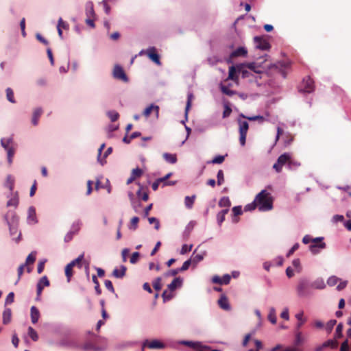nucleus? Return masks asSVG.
Masks as SVG:
<instances>
[{
	"mask_svg": "<svg viewBox=\"0 0 351 351\" xmlns=\"http://www.w3.org/2000/svg\"><path fill=\"white\" fill-rule=\"evenodd\" d=\"M258 210L261 212L269 211L273 208V199L265 189L262 190L255 197Z\"/></svg>",
	"mask_w": 351,
	"mask_h": 351,
	"instance_id": "nucleus-1",
	"label": "nucleus"
},
{
	"mask_svg": "<svg viewBox=\"0 0 351 351\" xmlns=\"http://www.w3.org/2000/svg\"><path fill=\"white\" fill-rule=\"evenodd\" d=\"M5 221L9 227L11 236L18 232L19 217L14 211L9 210L3 217Z\"/></svg>",
	"mask_w": 351,
	"mask_h": 351,
	"instance_id": "nucleus-2",
	"label": "nucleus"
},
{
	"mask_svg": "<svg viewBox=\"0 0 351 351\" xmlns=\"http://www.w3.org/2000/svg\"><path fill=\"white\" fill-rule=\"evenodd\" d=\"M324 240V237H323L311 238L308 236V250L313 255L319 254L326 247Z\"/></svg>",
	"mask_w": 351,
	"mask_h": 351,
	"instance_id": "nucleus-3",
	"label": "nucleus"
},
{
	"mask_svg": "<svg viewBox=\"0 0 351 351\" xmlns=\"http://www.w3.org/2000/svg\"><path fill=\"white\" fill-rule=\"evenodd\" d=\"M291 158V154L289 153H284L281 154L277 159V161L273 165V168L276 172L280 173L282 171V166L288 164Z\"/></svg>",
	"mask_w": 351,
	"mask_h": 351,
	"instance_id": "nucleus-4",
	"label": "nucleus"
},
{
	"mask_svg": "<svg viewBox=\"0 0 351 351\" xmlns=\"http://www.w3.org/2000/svg\"><path fill=\"white\" fill-rule=\"evenodd\" d=\"M84 258V254H80L77 258L72 261L65 267V275L67 278V281L69 282L71 280V278L73 276L72 268L74 267L75 265H78L80 267V263Z\"/></svg>",
	"mask_w": 351,
	"mask_h": 351,
	"instance_id": "nucleus-5",
	"label": "nucleus"
},
{
	"mask_svg": "<svg viewBox=\"0 0 351 351\" xmlns=\"http://www.w3.org/2000/svg\"><path fill=\"white\" fill-rule=\"evenodd\" d=\"M113 77L121 80L124 82H128L129 78L125 74L123 69L119 64L114 66L112 71Z\"/></svg>",
	"mask_w": 351,
	"mask_h": 351,
	"instance_id": "nucleus-6",
	"label": "nucleus"
},
{
	"mask_svg": "<svg viewBox=\"0 0 351 351\" xmlns=\"http://www.w3.org/2000/svg\"><path fill=\"white\" fill-rule=\"evenodd\" d=\"M296 290L299 297L306 296L307 293V279L306 278H302L299 280Z\"/></svg>",
	"mask_w": 351,
	"mask_h": 351,
	"instance_id": "nucleus-7",
	"label": "nucleus"
},
{
	"mask_svg": "<svg viewBox=\"0 0 351 351\" xmlns=\"http://www.w3.org/2000/svg\"><path fill=\"white\" fill-rule=\"evenodd\" d=\"M254 40L256 45V47L261 50H269L271 47L270 44L267 40L263 39L260 36H255Z\"/></svg>",
	"mask_w": 351,
	"mask_h": 351,
	"instance_id": "nucleus-8",
	"label": "nucleus"
},
{
	"mask_svg": "<svg viewBox=\"0 0 351 351\" xmlns=\"http://www.w3.org/2000/svg\"><path fill=\"white\" fill-rule=\"evenodd\" d=\"M147 55L148 58L153 61L154 63H156L157 65H160L161 62L160 60V56L156 53V49L154 47H149L147 51Z\"/></svg>",
	"mask_w": 351,
	"mask_h": 351,
	"instance_id": "nucleus-9",
	"label": "nucleus"
},
{
	"mask_svg": "<svg viewBox=\"0 0 351 351\" xmlns=\"http://www.w3.org/2000/svg\"><path fill=\"white\" fill-rule=\"evenodd\" d=\"M295 340L292 348H295V351H300V346L304 341V338L302 335L300 330H295Z\"/></svg>",
	"mask_w": 351,
	"mask_h": 351,
	"instance_id": "nucleus-10",
	"label": "nucleus"
},
{
	"mask_svg": "<svg viewBox=\"0 0 351 351\" xmlns=\"http://www.w3.org/2000/svg\"><path fill=\"white\" fill-rule=\"evenodd\" d=\"M58 345L60 347H64V348H77L79 347L78 344L75 341H74L73 340H70L66 338L61 339L58 343Z\"/></svg>",
	"mask_w": 351,
	"mask_h": 351,
	"instance_id": "nucleus-11",
	"label": "nucleus"
},
{
	"mask_svg": "<svg viewBox=\"0 0 351 351\" xmlns=\"http://www.w3.org/2000/svg\"><path fill=\"white\" fill-rule=\"evenodd\" d=\"M237 71L239 73L241 74L242 78H252L254 77V74L251 73L250 71L245 69L246 66H245L244 63H240L237 64Z\"/></svg>",
	"mask_w": 351,
	"mask_h": 351,
	"instance_id": "nucleus-12",
	"label": "nucleus"
},
{
	"mask_svg": "<svg viewBox=\"0 0 351 351\" xmlns=\"http://www.w3.org/2000/svg\"><path fill=\"white\" fill-rule=\"evenodd\" d=\"M196 225L195 221H191L185 227V229L182 233V237L184 240H187L190 236L191 232Z\"/></svg>",
	"mask_w": 351,
	"mask_h": 351,
	"instance_id": "nucleus-13",
	"label": "nucleus"
},
{
	"mask_svg": "<svg viewBox=\"0 0 351 351\" xmlns=\"http://www.w3.org/2000/svg\"><path fill=\"white\" fill-rule=\"evenodd\" d=\"M183 279L181 277L175 278L173 281L168 285V289L173 291L176 289L181 287L182 286Z\"/></svg>",
	"mask_w": 351,
	"mask_h": 351,
	"instance_id": "nucleus-14",
	"label": "nucleus"
},
{
	"mask_svg": "<svg viewBox=\"0 0 351 351\" xmlns=\"http://www.w3.org/2000/svg\"><path fill=\"white\" fill-rule=\"evenodd\" d=\"M127 268L124 265L120 266V269L118 268L114 269L112 276L116 278L121 279L125 276Z\"/></svg>",
	"mask_w": 351,
	"mask_h": 351,
	"instance_id": "nucleus-15",
	"label": "nucleus"
},
{
	"mask_svg": "<svg viewBox=\"0 0 351 351\" xmlns=\"http://www.w3.org/2000/svg\"><path fill=\"white\" fill-rule=\"evenodd\" d=\"M40 314L39 310L35 306H32L30 308V317L32 324H36L40 318Z\"/></svg>",
	"mask_w": 351,
	"mask_h": 351,
	"instance_id": "nucleus-16",
	"label": "nucleus"
},
{
	"mask_svg": "<svg viewBox=\"0 0 351 351\" xmlns=\"http://www.w3.org/2000/svg\"><path fill=\"white\" fill-rule=\"evenodd\" d=\"M165 344L158 339H154L151 342L148 341L147 348L149 349H164Z\"/></svg>",
	"mask_w": 351,
	"mask_h": 351,
	"instance_id": "nucleus-17",
	"label": "nucleus"
},
{
	"mask_svg": "<svg viewBox=\"0 0 351 351\" xmlns=\"http://www.w3.org/2000/svg\"><path fill=\"white\" fill-rule=\"evenodd\" d=\"M218 304L223 310L230 311L231 309V306L228 302V300L226 295H221L219 300H218Z\"/></svg>",
	"mask_w": 351,
	"mask_h": 351,
	"instance_id": "nucleus-18",
	"label": "nucleus"
},
{
	"mask_svg": "<svg viewBox=\"0 0 351 351\" xmlns=\"http://www.w3.org/2000/svg\"><path fill=\"white\" fill-rule=\"evenodd\" d=\"M152 110H154L155 112H156V117H158V114H159V106H156L154 104H151L150 106H149L148 107H147L144 111H143V115L145 116V117H149V114H151V112Z\"/></svg>",
	"mask_w": 351,
	"mask_h": 351,
	"instance_id": "nucleus-19",
	"label": "nucleus"
},
{
	"mask_svg": "<svg viewBox=\"0 0 351 351\" xmlns=\"http://www.w3.org/2000/svg\"><path fill=\"white\" fill-rule=\"evenodd\" d=\"M247 53V51L244 47H239L236 50L233 51L230 54V58L245 56Z\"/></svg>",
	"mask_w": 351,
	"mask_h": 351,
	"instance_id": "nucleus-20",
	"label": "nucleus"
},
{
	"mask_svg": "<svg viewBox=\"0 0 351 351\" xmlns=\"http://www.w3.org/2000/svg\"><path fill=\"white\" fill-rule=\"evenodd\" d=\"M27 222L36 223L37 222L36 217V210L34 207L30 206L28 209Z\"/></svg>",
	"mask_w": 351,
	"mask_h": 351,
	"instance_id": "nucleus-21",
	"label": "nucleus"
},
{
	"mask_svg": "<svg viewBox=\"0 0 351 351\" xmlns=\"http://www.w3.org/2000/svg\"><path fill=\"white\" fill-rule=\"evenodd\" d=\"M43 113L41 108H37L34 110L32 115V123L34 125H37L38 123V119Z\"/></svg>",
	"mask_w": 351,
	"mask_h": 351,
	"instance_id": "nucleus-22",
	"label": "nucleus"
},
{
	"mask_svg": "<svg viewBox=\"0 0 351 351\" xmlns=\"http://www.w3.org/2000/svg\"><path fill=\"white\" fill-rule=\"evenodd\" d=\"M86 14L88 17L94 16V5L92 1H87L85 5Z\"/></svg>",
	"mask_w": 351,
	"mask_h": 351,
	"instance_id": "nucleus-23",
	"label": "nucleus"
},
{
	"mask_svg": "<svg viewBox=\"0 0 351 351\" xmlns=\"http://www.w3.org/2000/svg\"><path fill=\"white\" fill-rule=\"evenodd\" d=\"M12 311L9 308H5L3 312V324H8L11 321Z\"/></svg>",
	"mask_w": 351,
	"mask_h": 351,
	"instance_id": "nucleus-24",
	"label": "nucleus"
},
{
	"mask_svg": "<svg viewBox=\"0 0 351 351\" xmlns=\"http://www.w3.org/2000/svg\"><path fill=\"white\" fill-rule=\"evenodd\" d=\"M237 73H238L237 64L235 66H231L229 68V73H228V80L237 81L238 80V76L237 75Z\"/></svg>",
	"mask_w": 351,
	"mask_h": 351,
	"instance_id": "nucleus-25",
	"label": "nucleus"
},
{
	"mask_svg": "<svg viewBox=\"0 0 351 351\" xmlns=\"http://www.w3.org/2000/svg\"><path fill=\"white\" fill-rule=\"evenodd\" d=\"M138 185L139 186L138 190L136 191V195L139 199H141L142 200L146 202L149 199V195L147 192L142 193V190L143 189V186L141 184V183L138 182Z\"/></svg>",
	"mask_w": 351,
	"mask_h": 351,
	"instance_id": "nucleus-26",
	"label": "nucleus"
},
{
	"mask_svg": "<svg viewBox=\"0 0 351 351\" xmlns=\"http://www.w3.org/2000/svg\"><path fill=\"white\" fill-rule=\"evenodd\" d=\"M171 175H172V173H169L164 177L158 178V181H160V182H163V186L175 185L176 183V181H169V182L167 181L171 176Z\"/></svg>",
	"mask_w": 351,
	"mask_h": 351,
	"instance_id": "nucleus-27",
	"label": "nucleus"
},
{
	"mask_svg": "<svg viewBox=\"0 0 351 351\" xmlns=\"http://www.w3.org/2000/svg\"><path fill=\"white\" fill-rule=\"evenodd\" d=\"M195 197L196 196L195 195L185 197L184 204L188 209H191L193 208Z\"/></svg>",
	"mask_w": 351,
	"mask_h": 351,
	"instance_id": "nucleus-28",
	"label": "nucleus"
},
{
	"mask_svg": "<svg viewBox=\"0 0 351 351\" xmlns=\"http://www.w3.org/2000/svg\"><path fill=\"white\" fill-rule=\"evenodd\" d=\"M164 159L170 164H175L177 162V156L176 154H172L169 153L163 154Z\"/></svg>",
	"mask_w": 351,
	"mask_h": 351,
	"instance_id": "nucleus-29",
	"label": "nucleus"
},
{
	"mask_svg": "<svg viewBox=\"0 0 351 351\" xmlns=\"http://www.w3.org/2000/svg\"><path fill=\"white\" fill-rule=\"evenodd\" d=\"M244 64L246 68L249 69L250 70H251L252 71L254 72L256 74L260 75L263 73L261 70L257 69V64L254 62Z\"/></svg>",
	"mask_w": 351,
	"mask_h": 351,
	"instance_id": "nucleus-30",
	"label": "nucleus"
},
{
	"mask_svg": "<svg viewBox=\"0 0 351 351\" xmlns=\"http://www.w3.org/2000/svg\"><path fill=\"white\" fill-rule=\"evenodd\" d=\"M220 89L223 94L230 97L237 93L236 90H230L228 86L223 85L222 84H220Z\"/></svg>",
	"mask_w": 351,
	"mask_h": 351,
	"instance_id": "nucleus-31",
	"label": "nucleus"
},
{
	"mask_svg": "<svg viewBox=\"0 0 351 351\" xmlns=\"http://www.w3.org/2000/svg\"><path fill=\"white\" fill-rule=\"evenodd\" d=\"M139 218L138 217H134L131 219L130 223L128 224V228L130 230L134 231L138 228V223Z\"/></svg>",
	"mask_w": 351,
	"mask_h": 351,
	"instance_id": "nucleus-32",
	"label": "nucleus"
},
{
	"mask_svg": "<svg viewBox=\"0 0 351 351\" xmlns=\"http://www.w3.org/2000/svg\"><path fill=\"white\" fill-rule=\"evenodd\" d=\"M14 186V179L11 175L7 176L5 186L8 187L9 190L12 192Z\"/></svg>",
	"mask_w": 351,
	"mask_h": 351,
	"instance_id": "nucleus-33",
	"label": "nucleus"
},
{
	"mask_svg": "<svg viewBox=\"0 0 351 351\" xmlns=\"http://www.w3.org/2000/svg\"><path fill=\"white\" fill-rule=\"evenodd\" d=\"M239 133H246L247 132L249 128V124L246 121L239 120Z\"/></svg>",
	"mask_w": 351,
	"mask_h": 351,
	"instance_id": "nucleus-34",
	"label": "nucleus"
},
{
	"mask_svg": "<svg viewBox=\"0 0 351 351\" xmlns=\"http://www.w3.org/2000/svg\"><path fill=\"white\" fill-rule=\"evenodd\" d=\"M268 319L273 324H275L276 323L277 318H276V310L274 307H271L269 308V312L268 314Z\"/></svg>",
	"mask_w": 351,
	"mask_h": 351,
	"instance_id": "nucleus-35",
	"label": "nucleus"
},
{
	"mask_svg": "<svg viewBox=\"0 0 351 351\" xmlns=\"http://www.w3.org/2000/svg\"><path fill=\"white\" fill-rule=\"evenodd\" d=\"M13 142V138L12 137L8 138H1V145L4 148L5 150L10 149L11 147L10 145Z\"/></svg>",
	"mask_w": 351,
	"mask_h": 351,
	"instance_id": "nucleus-36",
	"label": "nucleus"
},
{
	"mask_svg": "<svg viewBox=\"0 0 351 351\" xmlns=\"http://www.w3.org/2000/svg\"><path fill=\"white\" fill-rule=\"evenodd\" d=\"M27 333L29 337L32 339L34 341H37L38 339V335L37 332L32 327L29 326L27 329Z\"/></svg>",
	"mask_w": 351,
	"mask_h": 351,
	"instance_id": "nucleus-37",
	"label": "nucleus"
},
{
	"mask_svg": "<svg viewBox=\"0 0 351 351\" xmlns=\"http://www.w3.org/2000/svg\"><path fill=\"white\" fill-rule=\"evenodd\" d=\"M180 344L182 345H184V346H187L190 348H199L201 346V343L200 342H194V341H181L180 342Z\"/></svg>",
	"mask_w": 351,
	"mask_h": 351,
	"instance_id": "nucleus-38",
	"label": "nucleus"
},
{
	"mask_svg": "<svg viewBox=\"0 0 351 351\" xmlns=\"http://www.w3.org/2000/svg\"><path fill=\"white\" fill-rule=\"evenodd\" d=\"M231 206V202L228 197H223L219 202V207L229 208Z\"/></svg>",
	"mask_w": 351,
	"mask_h": 351,
	"instance_id": "nucleus-39",
	"label": "nucleus"
},
{
	"mask_svg": "<svg viewBox=\"0 0 351 351\" xmlns=\"http://www.w3.org/2000/svg\"><path fill=\"white\" fill-rule=\"evenodd\" d=\"M5 93H6V98L12 104H15L16 103V100L14 99V92L12 90V89L10 87L7 88L5 89Z\"/></svg>",
	"mask_w": 351,
	"mask_h": 351,
	"instance_id": "nucleus-40",
	"label": "nucleus"
},
{
	"mask_svg": "<svg viewBox=\"0 0 351 351\" xmlns=\"http://www.w3.org/2000/svg\"><path fill=\"white\" fill-rule=\"evenodd\" d=\"M82 349L85 351L89 350H93L94 351H99L101 350L100 348L95 346L94 343H91V342H87V343H84L82 346Z\"/></svg>",
	"mask_w": 351,
	"mask_h": 351,
	"instance_id": "nucleus-41",
	"label": "nucleus"
},
{
	"mask_svg": "<svg viewBox=\"0 0 351 351\" xmlns=\"http://www.w3.org/2000/svg\"><path fill=\"white\" fill-rule=\"evenodd\" d=\"M204 255L205 252L203 254H197L196 255H194L193 254L190 259H191L192 263L196 265L204 259Z\"/></svg>",
	"mask_w": 351,
	"mask_h": 351,
	"instance_id": "nucleus-42",
	"label": "nucleus"
},
{
	"mask_svg": "<svg viewBox=\"0 0 351 351\" xmlns=\"http://www.w3.org/2000/svg\"><path fill=\"white\" fill-rule=\"evenodd\" d=\"M241 117L245 118L250 121H258L259 122L262 123L265 121V117L261 115H256L252 117H245L244 114H241L240 115Z\"/></svg>",
	"mask_w": 351,
	"mask_h": 351,
	"instance_id": "nucleus-43",
	"label": "nucleus"
},
{
	"mask_svg": "<svg viewBox=\"0 0 351 351\" xmlns=\"http://www.w3.org/2000/svg\"><path fill=\"white\" fill-rule=\"evenodd\" d=\"M107 115L112 122L116 121L119 117V114L115 110H109Z\"/></svg>",
	"mask_w": 351,
	"mask_h": 351,
	"instance_id": "nucleus-44",
	"label": "nucleus"
},
{
	"mask_svg": "<svg viewBox=\"0 0 351 351\" xmlns=\"http://www.w3.org/2000/svg\"><path fill=\"white\" fill-rule=\"evenodd\" d=\"M92 280L93 283L95 284V290L97 295H100L101 293V289L99 286V281L97 280V278L95 275H93L92 276Z\"/></svg>",
	"mask_w": 351,
	"mask_h": 351,
	"instance_id": "nucleus-45",
	"label": "nucleus"
},
{
	"mask_svg": "<svg viewBox=\"0 0 351 351\" xmlns=\"http://www.w3.org/2000/svg\"><path fill=\"white\" fill-rule=\"evenodd\" d=\"M81 226H82L81 221L77 220L73 223V224L71 226V230H73L75 234H77L80 230Z\"/></svg>",
	"mask_w": 351,
	"mask_h": 351,
	"instance_id": "nucleus-46",
	"label": "nucleus"
},
{
	"mask_svg": "<svg viewBox=\"0 0 351 351\" xmlns=\"http://www.w3.org/2000/svg\"><path fill=\"white\" fill-rule=\"evenodd\" d=\"M300 166V163L299 162L291 160V159L287 164L288 169L292 171L296 170Z\"/></svg>",
	"mask_w": 351,
	"mask_h": 351,
	"instance_id": "nucleus-47",
	"label": "nucleus"
},
{
	"mask_svg": "<svg viewBox=\"0 0 351 351\" xmlns=\"http://www.w3.org/2000/svg\"><path fill=\"white\" fill-rule=\"evenodd\" d=\"M311 287L315 289H323L325 288L326 285L323 280H317L312 283Z\"/></svg>",
	"mask_w": 351,
	"mask_h": 351,
	"instance_id": "nucleus-48",
	"label": "nucleus"
},
{
	"mask_svg": "<svg viewBox=\"0 0 351 351\" xmlns=\"http://www.w3.org/2000/svg\"><path fill=\"white\" fill-rule=\"evenodd\" d=\"M7 152V158H8V162L9 165H11L12 163V158L15 153V149L13 147H10V149L6 150Z\"/></svg>",
	"mask_w": 351,
	"mask_h": 351,
	"instance_id": "nucleus-49",
	"label": "nucleus"
},
{
	"mask_svg": "<svg viewBox=\"0 0 351 351\" xmlns=\"http://www.w3.org/2000/svg\"><path fill=\"white\" fill-rule=\"evenodd\" d=\"M193 95L191 93H189L187 95V102L186 106V120L188 119V111L191 106V99L193 98Z\"/></svg>",
	"mask_w": 351,
	"mask_h": 351,
	"instance_id": "nucleus-50",
	"label": "nucleus"
},
{
	"mask_svg": "<svg viewBox=\"0 0 351 351\" xmlns=\"http://www.w3.org/2000/svg\"><path fill=\"white\" fill-rule=\"evenodd\" d=\"M225 160V156L221 155L216 156L210 162H208L209 163L213 164H221Z\"/></svg>",
	"mask_w": 351,
	"mask_h": 351,
	"instance_id": "nucleus-51",
	"label": "nucleus"
},
{
	"mask_svg": "<svg viewBox=\"0 0 351 351\" xmlns=\"http://www.w3.org/2000/svg\"><path fill=\"white\" fill-rule=\"evenodd\" d=\"M18 204H19V199L17 197H12L7 202L8 207L14 206L16 208L18 206Z\"/></svg>",
	"mask_w": 351,
	"mask_h": 351,
	"instance_id": "nucleus-52",
	"label": "nucleus"
},
{
	"mask_svg": "<svg viewBox=\"0 0 351 351\" xmlns=\"http://www.w3.org/2000/svg\"><path fill=\"white\" fill-rule=\"evenodd\" d=\"M217 178L218 185H221L224 182V174L223 171L221 169L218 171L217 174Z\"/></svg>",
	"mask_w": 351,
	"mask_h": 351,
	"instance_id": "nucleus-53",
	"label": "nucleus"
},
{
	"mask_svg": "<svg viewBox=\"0 0 351 351\" xmlns=\"http://www.w3.org/2000/svg\"><path fill=\"white\" fill-rule=\"evenodd\" d=\"M256 207H257V204L254 199L252 203L248 204L245 206L244 210L245 211H252V210H254Z\"/></svg>",
	"mask_w": 351,
	"mask_h": 351,
	"instance_id": "nucleus-54",
	"label": "nucleus"
},
{
	"mask_svg": "<svg viewBox=\"0 0 351 351\" xmlns=\"http://www.w3.org/2000/svg\"><path fill=\"white\" fill-rule=\"evenodd\" d=\"M35 261H36V252H32L27 256L25 264L26 265L29 263H34Z\"/></svg>",
	"mask_w": 351,
	"mask_h": 351,
	"instance_id": "nucleus-55",
	"label": "nucleus"
},
{
	"mask_svg": "<svg viewBox=\"0 0 351 351\" xmlns=\"http://www.w3.org/2000/svg\"><path fill=\"white\" fill-rule=\"evenodd\" d=\"M191 263H192L191 259L186 260V261L184 262V263L182 264V266L181 267L178 268V270L180 271V272L184 271L187 270L189 268Z\"/></svg>",
	"mask_w": 351,
	"mask_h": 351,
	"instance_id": "nucleus-56",
	"label": "nucleus"
},
{
	"mask_svg": "<svg viewBox=\"0 0 351 351\" xmlns=\"http://www.w3.org/2000/svg\"><path fill=\"white\" fill-rule=\"evenodd\" d=\"M148 221L150 224L152 223H154L155 224V226H154V228L156 230H158L160 228V221L159 220L156 218V217H149L148 218Z\"/></svg>",
	"mask_w": 351,
	"mask_h": 351,
	"instance_id": "nucleus-57",
	"label": "nucleus"
},
{
	"mask_svg": "<svg viewBox=\"0 0 351 351\" xmlns=\"http://www.w3.org/2000/svg\"><path fill=\"white\" fill-rule=\"evenodd\" d=\"M337 346V341L335 340H332V339L328 340L323 343V346H326V348L330 347V348H336Z\"/></svg>",
	"mask_w": 351,
	"mask_h": 351,
	"instance_id": "nucleus-58",
	"label": "nucleus"
},
{
	"mask_svg": "<svg viewBox=\"0 0 351 351\" xmlns=\"http://www.w3.org/2000/svg\"><path fill=\"white\" fill-rule=\"evenodd\" d=\"M139 257H140V253L138 252H135L132 253V254L130 257V263L136 264L138 262Z\"/></svg>",
	"mask_w": 351,
	"mask_h": 351,
	"instance_id": "nucleus-59",
	"label": "nucleus"
},
{
	"mask_svg": "<svg viewBox=\"0 0 351 351\" xmlns=\"http://www.w3.org/2000/svg\"><path fill=\"white\" fill-rule=\"evenodd\" d=\"M161 280L160 277H158L153 282V287L155 290L159 291L161 289Z\"/></svg>",
	"mask_w": 351,
	"mask_h": 351,
	"instance_id": "nucleus-60",
	"label": "nucleus"
},
{
	"mask_svg": "<svg viewBox=\"0 0 351 351\" xmlns=\"http://www.w3.org/2000/svg\"><path fill=\"white\" fill-rule=\"evenodd\" d=\"M38 285H42L44 287H49L50 285L49 280L46 276H43L38 282Z\"/></svg>",
	"mask_w": 351,
	"mask_h": 351,
	"instance_id": "nucleus-61",
	"label": "nucleus"
},
{
	"mask_svg": "<svg viewBox=\"0 0 351 351\" xmlns=\"http://www.w3.org/2000/svg\"><path fill=\"white\" fill-rule=\"evenodd\" d=\"M104 285L106 289L112 293H115L114 288L110 280H105Z\"/></svg>",
	"mask_w": 351,
	"mask_h": 351,
	"instance_id": "nucleus-62",
	"label": "nucleus"
},
{
	"mask_svg": "<svg viewBox=\"0 0 351 351\" xmlns=\"http://www.w3.org/2000/svg\"><path fill=\"white\" fill-rule=\"evenodd\" d=\"M339 281V279L333 276H330L328 280H327V284L329 285V286H335L336 284H337V282Z\"/></svg>",
	"mask_w": 351,
	"mask_h": 351,
	"instance_id": "nucleus-63",
	"label": "nucleus"
},
{
	"mask_svg": "<svg viewBox=\"0 0 351 351\" xmlns=\"http://www.w3.org/2000/svg\"><path fill=\"white\" fill-rule=\"evenodd\" d=\"M192 247H193V245H186V244H184L182 245V248H181V250H180V254H186L187 252H190L191 250H192Z\"/></svg>",
	"mask_w": 351,
	"mask_h": 351,
	"instance_id": "nucleus-64",
	"label": "nucleus"
}]
</instances>
